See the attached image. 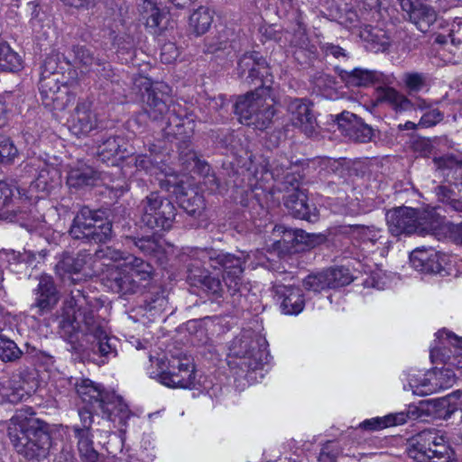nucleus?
<instances>
[{
	"instance_id": "obj_37",
	"label": "nucleus",
	"mask_w": 462,
	"mask_h": 462,
	"mask_svg": "<svg viewBox=\"0 0 462 462\" xmlns=\"http://www.w3.org/2000/svg\"><path fill=\"white\" fill-rule=\"evenodd\" d=\"M163 155L155 153L150 150V154H140L135 157L134 165L137 171H143L147 174L158 175L164 172L162 165Z\"/></svg>"
},
{
	"instance_id": "obj_29",
	"label": "nucleus",
	"mask_w": 462,
	"mask_h": 462,
	"mask_svg": "<svg viewBox=\"0 0 462 462\" xmlns=\"http://www.w3.org/2000/svg\"><path fill=\"white\" fill-rule=\"evenodd\" d=\"M277 294L282 300L281 309L286 315H298L304 308L301 290L294 286H278Z\"/></svg>"
},
{
	"instance_id": "obj_62",
	"label": "nucleus",
	"mask_w": 462,
	"mask_h": 462,
	"mask_svg": "<svg viewBox=\"0 0 462 462\" xmlns=\"http://www.w3.org/2000/svg\"><path fill=\"white\" fill-rule=\"evenodd\" d=\"M332 446L333 444L329 443L321 449L319 457L320 462H338L337 456L331 453Z\"/></svg>"
},
{
	"instance_id": "obj_43",
	"label": "nucleus",
	"mask_w": 462,
	"mask_h": 462,
	"mask_svg": "<svg viewBox=\"0 0 462 462\" xmlns=\"http://www.w3.org/2000/svg\"><path fill=\"white\" fill-rule=\"evenodd\" d=\"M181 208L187 214L194 218L204 221L205 217V200L199 194H195L190 198L180 201Z\"/></svg>"
},
{
	"instance_id": "obj_55",
	"label": "nucleus",
	"mask_w": 462,
	"mask_h": 462,
	"mask_svg": "<svg viewBox=\"0 0 462 462\" xmlns=\"http://www.w3.org/2000/svg\"><path fill=\"white\" fill-rule=\"evenodd\" d=\"M57 58L54 56L47 57L41 68V77H51L56 74H62L59 69Z\"/></svg>"
},
{
	"instance_id": "obj_15",
	"label": "nucleus",
	"mask_w": 462,
	"mask_h": 462,
	"mask_svg": "<svg viewBox=\"0 0 462 462\" xmlns=\"http://www.w3.org/2000/svg\"><path fill=\"white\" fill-rule=\"evenodd\" d=\"M39 90L42 105L52 110H65L75 100L74 95L69 93L63 74L41 77Z\"/></svg>"
},
{
	"instance_id": "obj_6",
	"label": "nucleus",
	"mask_w": 462,
	"mask_h": 462,
	"mask_svg": "<svg viewBox=\"0 0 462 462\" xmlns=\"http://www.w3.org/2000/svg\"><path fill=\"white\" fill-rule=\"evenodd\" d=\"M235 112L242 124L260 130L268 127L275 113L273 101L267 97L264 88L240 97L235 104Z\"/></svg>"
},
{
	"instance_id": "obj_52",
	"label": "nucleus",
	"mask_w": 462,
	"mask_h": 462,
	"mask_svg": "<svg viewBox=\"0 0 462 462\" xmlns=\"http://www.w3.org/2000/svg\"><path fill=\"white\" fill-rule=\"evenodd\" d=\"M17 154V149L5 136H0V162H9Z\"/></svg>"
},
{
	"instance_id": "obj_11",
	"label": "nucleus",
	"mask_w": 462,
	"mask_h": 462,
	"mask_svg": "<svg viewBox=\"0 0 462 462\" xmlns=\"http://www.w3.org/2000/svg\"><path fill=\"white\" fill-rule=\"evenodd\" d=\"M137 210L141 222L151 229H170L176 215L173 204L156 192L146 196Z\"/></svg>"
},
{
	"instance_id": "obj_60",
	"label": "nucleus",
	"mask_w": 462,
	"mask_h": 462,
	"mask_svg": "<svg viewBox=\"0 0 462 462\" xmlns=\"http://www.w3.org/2000/svg\"><path fill=\"white\" fill-rule=\"evenodd\" d=\"M439 228H445L450 233L451 238L459 245H462V224L451 225L443 224Z\"/></svg>"
},
{
	"instance_id": "obj_27",
	"label": "nucleus",
	"mask_w": 462,
	"mask_h": 462,
	"mask_svg": "<svg viewBox=\"0 0 462 462\" xmlns=\"http://www.w3.org/2000/svg\"><path fill=\"white\" fill-rule=\"evenodd\" d=\"M411 267L421 273H438L442 270L440 256L433 249H415L410 254Z\"/></svg>"
},
{
	"instance_id": "obj_18",
	"label": "nucleus",
	"mask_w": 462,
	"mask_h": 462,
	"mask_svg": "<svg viewBox=\"0 0 462 462\" xmlns=\"http://www.w3.org/2000/svg\"><path fill=\"white\" fill-rule=\"evenodd\" d=\"M237 75L248 83L259 80L263 86L271 79L270 69L265 60L258 52H246L240 57L237 62Z\"/></svg>"
},
{
	"instance_id": "obj_53",
	"label": "nucleus",
	"mask_w": 462,
	"mask_h": 462,
	"mask_svg": "<svg viewBox=\"0 0 462 462\" xmlns=\"http://www.w3.org/2000/svg\"><path fill=\"white\" fill-rule=\"evenodd\" d=\"M101 414L100 411H96L94 409H91L89 406L83 405L79 409V416L80 419L81 425H78L80 429L88 430L91 431V426L93 423V414Z\"/></svg>"
},
{
	"instance_id": "obj_41",
	"label": "nucleus",
	"mask_w": 462,
	"mask_h": 462,
	"mask_svg": "<svg viewBox=\"0 0 462 462\" xmlns=\"http://www.w3.org/2000/svg\"><path fill=\"white\" fill-rule=\"evenodd\" d=\"M76 62L81 66L85 71H97L100 73V68L102 70H106L104 63L99 59L93 56L91 51L84 46H77L74 48Z\"/></svg>"
},
{
	"instance_id": "obj_13",
	"label": "nucleus",
	"mask_w": 462,
	"mask_h": 462,
	"mask_svg": "<svg viewBox=\"0 0 462 462\" xmlns=\"http://www.w3.org/2000/svg\"><path fill=\"white\" fill-rule=\"evenodd\" d=\"M159 381L171 388H194L197 379L193 358L185 354L171 356L166 369L162 367Z\"/></svg>"
},
{
	"instance_id": "obj_19",
	"label": "nucleus",
	"mask_w": 462,
	"mask_h": 462,
	"mask_svg": "<svg viewBox=\"0 0 462 462\" xmlns=\"http://www.w3.org/2000/svg\"><path fill=\"white\" fill-rule=\"evenodd\" d=\"M338 76L348 87H368L372 85H388L392 83V77L378 70H370L356 68L346 70L337 68Z\"/></svg>"
},
{
	"instance_id": "obj_33",
	"label": "nucleus",
	"mask_w": 462,
	"mask_h": 462,
	"mask_svg": "<svg viewBox=\"0 0 462 462\" xmlns=\"http://www.w3.org/2000/svg\"><path fill=\"white\" fill-rule=\"evenodd\" d=\"M376 103H386L395 112H404L411 110L413 104L404 95L398 92L396 89L389 87H382L380 85L376 89Z\"/></svg>"
},
{
	"instance_id": "obj_40",
	"label": "nucleus",
	"mask_w": 462,
	"mask_h": 462,
	"mask_svg": "<svg viewBox=\"0 0 462 462\" xmlns=\"http://www.w3.org/2000/svg\"><path fill=\"white\" fill-rule=\"evenodd\" d=\"M144 12L147 13L146 27L152 34H160L163 30L162 24L165 14L152 1L145 0L143 2Z\"/></svg>"
},
{
	"instance_id": "obj_36",
	"label": "nucleus",
	"mask_w": 462,
	"mask_h": 462,
	"mask_svg": "<svg viewBox=\"0 0 462 462\" xmlns=\"http://www.w3.org/2000/svg\"><path fill=\"white\" fill-rule=\"evenodd\" d=\"M360 37L367 42V48L374 52L383 51L390 45V38L381 28L365 26L360 32Z\"/></svg>"
},
{
	"instance_id": "obj_10",
	"label": "nucleus",
	"mask_w": 462,
	"mask_h": 462,
	"mask_svg": "<svg viewBox=\"0 0 462 462\" xmlns=\"http://www.w3.org/2000/svg\"><path fill=\"white\" fill-rule=\"evenodd\" d=\"M267 342L252 331H244L232 344V354L240 359L242 370L256 371L261 369L267 359Z\"/></svg>"
},
{
	"instance_id": "obj_51",
	"label": "nucleus",
	"mask_w": 462,
	"mask_h": 462,
	"mask_svg": "<svg viewBox=\"0 0 462 462\" xmlns=\"http://www.w3.org/2000/svg\"><path fill=\"white\" fill-rule=\"evenodd\" d=\"M168 299L162 291L146 300V310L154 311V314H161L168 310Z\"/></svg>"
},
{
	"instance_id": "obj_31",
	"label": "nucleus",
	"mask_w": 462,
	"mask_h": 462,
	"mask_svg": "<svg viewBox=\"0 0 462 462\" xmlns=\"http://www.w3.org/2000/svg\"><path fill=\"white\" fill-rule=\"evenodd\" d=\"M103 398L104 406L99 411L107 420L115 421L118 419L121 423H125L130 418V410L120 396L107 392Z\"/></svg>"
},
{
	"instance_id": "obj_61",
	"label": "nucleus",
	"mask_w": 462,
	"mask_h": 462,
	"mask_svg": "<svg viewBox=\"0 0 462 462\" xmlns=\"http://www.w3.org/2000/svg\"><path fill=\"white\" fill-rule=\"evenodd\" d=\"M324 51H325L327 56H333L336 59H341V58L347 59L348 58L347 53L346 52V51L343 48H341L337 45H334L332 43H327L324 46Z\"/></svg>"
},
{
	"instance_id": "obj_56",
	"label": "nucleus",
	"mask_w": 462,
	"mask_h": 462,
	"mask_svg": "<svg viewBox=\"0 0 462 462\" xmlns=\"http://www.w3.org/2000/svg\"><path fill=\"white\" fill-rule=\"evenodd\" d=\"M323 165L326 167L328 171H331L340 178H344L346 175V168L344 166V161L326 159L323 161Z\"/></svg>"
},
{
	"instance_id": "obj_42",
	"label": "nucleus",
	"mask_w": 462,
	"mask_h": 462,
	"mask_svg": "<svg viewBox=\"0 0 462 462\" xmlns=\"http://www.w3.org/2000/svg\"><path fill=\"white\" fill-rule=\"evenodd\" d=\"M23 68L22 58L8 44H0V71L15 72Z\"/></svg>"
},
{
	"instance_id": "obj_4",
	"label": "nucleus",
	"mask_w": 462,
	"mask_h": 462,
	"mask_svg": "<svg viewBox=\"0 0 462 462\" xmlns=\"http://www.w3.org/2000/svg\"><path fill=\"white\" fill-rule=\"evenodd\" d=\"M386 222L392 235L398 236L402 234L426 235L435 233L442 226V218L432 210H417L401 207L386 213Z\"/></svg>"
},
{
	"instance_id": "obj_39",
	"label": "nucleus",
	"mask_w": 462,
	"mask_h": 462,
	"mask_svg": "<svg viewBox=\"0 0 462 462\" xmlns=\"http://www.w3.org/2000/svg\"><path fill=\"white\" fill-rule=\"evenodd\" d=\"M436 18L437 14L433 8L426 5L418 4L410 14L409 19L420 31L425 32L434 23Z\"/></svg>"
},
{
	"instance_id": "obj_58",
	"label": "nucleus",
	"mask_w": 462,
	"mask_h": 462,
	"mask_svg": "<svg viewBox=\"0 0 462 462\" xmlns=\"http://www.w3.org/2000/svg\"><path fill=\"white\" fill-rule=\"evenodd\" d=\"M134 244L142 252L146 254H152L157 247L155 241L150 237L139 238L134 242Z\"/></svg>"
},
{
	"instance_id": "obj_25",
	"label": "nucleus",
	"mask_w": 462,
	"mask_h": 462,
	"mask_svg": "<svg viewBox=\"0 0 462 462\" xmlns=\"http://www.w3.org/2000/svg\"><path fill=\"white\" fill-rule=\"evenodd\" d=\"M442 374L443 373L431 374L429 372L425 374L422 371L411 370L405 374L408 387L404 385V389L411 390L417 395H430L436 392L433 381L440 379Z\"/></svg>"
},
{
	"instance_id": "obj_8",
	"label": "nucleus",
	"mask_w": 462,
	"mask_h": 462,
	"mask_svg": "<svg viewBox=\"0 0 462 462\" xmlns=\"http://www.w3.org/2000/svg\"><path fill=\"white\" fill-rule=\"evenodd\" d=\"M288 162L272 165L271 175L276 180L292 187V192L289 194L284 201L285 207L290 213L297 218L309 222H315L318 219L317 209L310 208L305 192L299 189V180L292 172H286Z\"/></svg>"
},
{
	"instance_id": "obj_45",
	"label": "nucleus",
	"mask_w": 462,
	"mask_h": 462,
	"mask_svg": "<svg viewBox=\"0 0 462 462\" xmlns=\"http://www.w3.org/2000/svg\"><path fill=\"white\" fill-rule=\"evenodd\" d=\"M438 199L444 203L447 210L462 212V200L456 199L455 193L447 186H438L435 189Z\"/></svg>"
},
{
	"instance_id": "obj_32",
	"label": "nucleus",
	"mask_w": 462,
	"mask_h": 462,
	"mask_svg": "<svg viewBox=\"0 0 462 462\" xmlns=\"http://www.w3.org/2000/svg\"><path fill=\"white\" fill-rule=\"evenodd\" d=\"M97 179H103L102 173L79 162L77 165L70 167L67 176V184L69 187L79 188L85 185H93Z\"/></svg>"
},
{
	"instance_id": "obj_48",
	"label": "nucleus",
	"mask_w": 462,
	"mask_h": 462,
	"mask_svg": "<svg viewBox=\"0 0 462 462\" xmlns=\"http://www.w3.org/2000/svg\"><path fill=\"white\" fill-rule=\"evenodd\" d=\"M439 406L451 414L457 410L462 411V391H456L439 401Z\"/></svg>"
},
{
	"instance_id": "obj_22",
	"label": "nucleus",
	"mask_w": 462,
	"mask_h": 462,
	"mask_svg": "<svg viewBox=\"0 0 462 462\" xmlns=\"http://www.w3.org/2000/svg\"><path fill=\"white\" fill-rule=\"evenodd\" d=\"M59 301V293L52 278L49 275H42L37 289L35 290V300L32 305L38 315L51 311Z\"/></svg>"
},
{
	"instance_id": "obj_57",
	"label": "nucleus",
	"mask_w": 462,
	"mask_h": 462,
	"mask_svg": "<svg viewBox=\"0 0 462 462\" xmlns=\"http://www.w3.org/2000/svg\"><path fill=\"white\" fill-rule=\"evenodd\" d=\"M179 56V51L174 43L168 42L162 47L161 60L163 63H171Z\"/></svg>"
},
{
	"instance_id": "obj_38",
	"label": "nucleus",
	"mask_w": 462,
	"mask_h": 462,
	"mask_svg": "<svg viewBox=\"0 0 462 462\" xmlns=\"http://www.w3.org/2000/svg\"><path fill=\"white\" fill-rule=\"evenodd\" d=\"M213 22V12L207 6H199L189 16V24L192 32L200 36L206 33Z\"/></svg>"
},
{
	"instance_id": "obj_59",
	"label": "nucleus",
	"mask_w": 462,
	"mask_h": 462,
	"mask_svg": "<svg viewBox=\"0 0 462 462\" xmlns=\"http://www.w3.org/2000/svg\"><path fill=\"white\" fill-rule=\"evenodd\" d=\"M433 162L439 170L453 169L457 163V160L451 156L435 157Z\"/></svg>"
},
{
	"instance_id": "obj_50",
	"label": "nucleus",
	"mask_w": 462,
	"mask_h": 462,
	"mask_svg": "<svg viewBox=\"0 0 462 462\" xmlns=\"http://www.w3.org/2000/svg\"><path fill=\"white\" fill-rule=\"evenodd\" d=\"M454 367L445 365L442 369L435 370L431 374L443 373L440 379L433 381V385L436 386V392L439 389L450 387L456 381L457 374L453 371Z\"/></svg>"
},
{
	"instance_id": "obj_7",
	"label": "nucleus",
	"mask_w": 462,
	"mask_h": 462,
	"mask_svg": "<svg viewBox=\"0 0 462 462\" xmlns=\"http://www.w3.org/2000/svg\"><path fill=\"white\" fill-rule=\"evenodd\" d=\"M33 418L26 419L19 426L9 428V436L16 451L28 458L45 456L51 439Z\"/></svg>"
},
{
	"instance_id": "obj_16",
	"label": "nucleus",
	"mask_w": 462,
	"mask_h": 462,
	"mask_svg": "<svg viewBox=\"0 0 462 462\" xmlns=\"http://www.w3.org/2000/svg\"><path fill=\"white\" fill-rule=\"evenodd\" d=\"M430 358L433 363L439 362L462 370V338L448 330H439L430 348Z\"/></svg>"
},
{
	"instance_id": "obj_26",
	"label": "nucleus",
	"mask_w": 462,
	"mask_h": 462,
	"mask_svg": "<svg viewBox=\"0 0 462 462\" xmlns=\"http://www.w3.org/2000/svg\"><path fill=\"white\" fill-rule=\"evenodd\" d=\"M338 125L350 138L359 143H366L373 136L372 128L361 122L356 115L349 112H344L340 115Z\"/></svg>"
},
{
	"instance_id": "obj_20",
	"label": "nucleus",
	"mask_w": 462,
	"mask_h": 462,
	"mask_svg": "<svg viewBox=\"0 0 462 462\" xmlns=\"http://www.w3.org/2000/svg\"><path fill=\"white\" fill-rule=\"evenodd\" d=\"M291 124L307 136L317 134L318 124L310 105L303 99H293L288 106Z\"/></svg>"
},
{
	"instance_id": "obj_35",
	"label": "nucleus",
	"mask_w": 462,
	"mask_h": 462,
	"mask_svg": "<svg viewBox=\"0 0 462 462\" xmlns=\"http://www.w3.org/2000/svg\"><path fill=\"white\" fill-rule=\"evenodd\" d=\"M75 437L78 439V448L81 458L85 462H97L98 453L93 446V434L86 429L79 426L73 427Z\"/></svg>"
},
{
	"instance_id": "obj_44",
	"label": "nucleus",
	"mask_w": 462,
	"mask_h": 462,
	"mask_svg": "<svg viewBox=\"0 0 462 462\" xmlns=\"http://www.w3.org/2000/svg\"><path fill=\"white\" fill-rule=\"evenodd\" d=\"M325 273L330 289L346 286L353 281L349 270L342 266L328 269Z\"/></svg>"
},
{
	"instance_id": "obj_47",
	"label": "nucleus",
	"mask_w": 462,
	"mask_h": 462,
	"mask_svg": "<svg viewBox=\"0 0 462 462\" xmlns=\"http://www.w3.org/2000/svg\"><path fill=\"white\" fill-rule=\"evenodd\" d=\"M327 279L325 271L314 274L308 275L304 281L303 285L306 290L319 292L329 288V282Z\"/></svg>"
},
{
	"instance_id": "obj_24",
	"label": "nucleus",
	"mask_w": 462,
	"mask_h": 462,
	"mask_svg": "<svg viewBox=\"0 0 462 462\" xmlns=\"http://www.w3.org/2000/svg\"><path fill=\"white\" fill-rule=\"evenodd\" d=\"M75 388L83 405L89 406L96 411H99V409L104 406L103 397L107 392L104 391L100 384L89 379L81 378L76 382Z\"/></svg>"
},
{
	"instance_id": "obj_2",
	"label": "nucleus",
	"mask_w": 462,
	"mask_h": 462,
	"mask_svg": "<svg viewBox=\"0 0 462 462\" xmlns=\"http://www.w3.org/2000/svg\"><path fill=\"white\" fill-rule=\"evenodd\" d=\"M62 311L60 320L62 337L72 339L79 330L83 329L84 325L86 332L97 339L93 350L100 355L99 364H105L108 357L116 356L113 339L108 337L106 326L95 316L93 302L88 301L79 291L65 300Z\"/></svg>"
},
{
	"instance_id": "obj_14",
	"label": "nucleus",
	"mask_w": 462,
	"mask_h": 462,
	"mask_svg": "<svg viewBox=\"0 0 462 462\" xmlns=\"http://www.w3.org/2000/svg\"><path fill=\"white\" fill-rule=\"evenodd\" d=\"M26 171L35 176L27 193L32 201L44 198L60 183V172L53 165L41 158H32L25 165Z\"/></svg>"
},
{
	"instance_id": "obj_23",
	"label": "nucleus",
	"mask_w": 462,
	"mask_h": 462,
	"mask_svg": "<svg viewBox=\"0 0 462 462\" xmlns=\"http://www.w3.org/2000/svg\"><path fill=\"white\" fill-rule=\"evenodd\" d=\"M97 126V118L90 109V103L79 102L69 122L71 133L77 136L87 135Z\"/></svg>"
},
{
	"instance_id": "obj_30",
	"label": "nucleus",
	"mask_w": 462,
	"mask_h": 462,
	"mask_svg": "<svg viewBox=\"0 0 462 462\" xmlns=\"http://www.w3.org/2000/svg\"><path fill=\"white\" fill-rule=\"evenodd\" d=\"M418 417L419 415L415 409L412 411L410 409L408 411L390 413L383 417H375L365 420L360 424V427L369 430H379L387 427L404 424L408 419L414 420Z\"/></svg>"
},
{
	"instance_id": "obj_1",
	"label": "nucleus",
	"mask_w": 462,
	"mask_h": 462,
	"mask_svg": "<svg viewBox=\"0 0 462 462\" xmlns=\"http://www.w3.org/2000/svg\"><path fill=\"white\" fill-rule=\"evenodd\" d=\"M192 261L189 266V272L191 277L198 278L204 290L208 293L219 297L222 292V284L218 278L210 275H197L196 272L199 266H205L207 263L213 269H224L223 280L231 295L242 293L247 290L246 284L243 280L244 261L241 257L225 253L221 250L213 248H187L185 253Z\"/></svg>"
},
{
	"instance_id": "obj_64",
	"label": "nucleus",
	"mask_w": 462,
	"mask_h": 462,
	"mask_svg": "<svg viewBox=\"0 0 462 462\" xmlns=\"http://www.w3.org/2000/svg\"><path fill=\"white\" fill-rule=\"evenodd\" d=\"M430 143L428 140L421 139L414 143V149L420 151L421 155H426L430 152Z\"/></svg>"
},
{
	"instance_id": "obj_12",
	"label": "nucleus",
	"mask_w": 462,
	"mask_h": 462,
	"mask_svg": "<svg viewBox=\"0 0 462 462\" xmlns=\"http://www.w3.org/2000/svg\"><path fill=\"white\" fill-rule=\"evenodd\" d=\"M146 92V114L152 120L167 118L169 124L172 117H177V105L171 97V88L162 82L152 83L144 79L142 83Z\"/></svg>"
},
{
	"instance_id": "obj_46",
	"label": "nucleus",
	"mask_w": 462,
	"mask_h": 462,
	"mask_svg": "<svg viewBox=\"0 0 462 462\" xmlns=\"http://www.w3.org/2000/svg\"><path fill=\"white\" fill-rule=\"evenodd\" d=\"M21 356L22 351L15 342L0 333V359L4 362H12Z\"/></svg>"
},
{
	"instance_id": "obj_28",
	"label": "nucleus",
	"mask_w": 462,
	"mask_h": 462,
	"mask_svg": "<svg viewBox=\"0 0 462 462\" xmlns=\"http://www.w3.org/2000/svg\"><path fill=\"white\" fill-rule=\"evenodd\" d=\"M25 201L32 202V196H29L27 190L0 181V212L15 213V204Z\"/></svg>"
},
{
	"instance_id": "obj_63",
	"label": "nucleus",
	"mask_w": 462,
	"mask_h": 462,
	"mask_svg": "<svg viewBox=\"0 0 462 462\" xmlns=\"http://www.w3.org/2000/svg\"><path fill=\"white\" fill-rule=\"evenodd\" d=\"M65 5L76 8L88 7L96 3L97 0H62Z\"/></svg>"
},
{
	"instance_id": "obj_3",
	"label": "nucleus",
	"mask_w": 462,
	"mask_h": 462,
	"mask_svg": "<svg viewBox=\"0 0 462 462\" xmlns=\"http://www.w3.org/2000/svg\"><path fill=\"white\" fill-rule=\"evenodd\" d=\"M106 256L112 263H106V278L113 291L121 294L142 292L153 276L152 266L132 254L125 255L120 251L107 248Z\"/></svg>"
},
{
	"instance_id": "obj_34",
	"label": "nucleus",
	"mask_w": 462,
	"mask_h": 462,
	"mask_svg": "<svg viewBox=\"0 0 462 462\" xmlns=\"http://www.w3.org/2000/svg\"><path fill=\"white\" fill-rule=\"evenodd\" d=\"M125 141L122 136H109L97 146V156L103 162L125 156Z\"/></svg>"
},
{
	"instance_id": "obj_54",
	"label": "nucleus",
	"mask_w": 462,
	"mask_h": 462,
	"mask_svg": "<svg viewBox=\"0 0 462 462\" xmlns=\"http://www.w3.org/2000/svg\"><path fill=\"white\" fill-rule=\"evenodd\" d=\"M403 80L411 91H420L425 86V77L420 73H407Z\"/></svg>"
},
{
	"instance_id": "obj_9",
	"label": "nucleus",
	"mask_w": 462,
	"mask_h": 462,
	"mask_svg": "<svg viewBox=\"0 0 462 462\" xmlns=\"http://www.w3.org/2000/svg\"><path fill=\"white\" fill-rule=\"evenodd\" d=\"M74 239H87L105 243L112 234V224L103 217V213L83 207L75 216L69 229Z\"/></svg>"
},
{
	"instance_id": "obj_49",
	"label": "nucleus",
	"mask_w": 462,
	"mask_h": 462,
	"mask_svg": "<svg viewBox=\"0 0 462 462\" xmlns=\"http://www.w3.org/2000/svg\"><path fill=\"white\" fill-rule=\"evenodd\" d=\"M444 118L443 113L437 107H431L421 116L418 125L421 128L435 126Z\"/></svg>"
},
{
	"instance_id": "obj_5",
	"label": "nucleus",
	"mask_w": 462,
	"mask_h": 462,
	"mask_svg": "<svg viewBox=\"0 0 462 462\" xmlns=\"http://www.w3.org/2000/svg\"><path fill=\"white\" fill-rule=\"evenodd\" d=\"M407 452L418 462H457L446 437L436 429L424 430L412 437Z\"/></svg>"
},
{
	"instance_id": "obj_21",
	"label": "nucleus",
	"mask_w": 462,
	"mask_h": 462,
	"mask_svg": "<svg viewBox=\"0 0 462 462\" xmlns=\"http://www.w3.org/2000/svg\"><path fill=\"white\" fill-rule=\"evenodd\" d=\"M89 259V254L85 253H79L75 256L65 254L55 266L56 273L64 281L67 279L71 282L79 281L81 277L74 278V275H81L84 277L90 275V273L86 271V264Z\"/></svg>"
},
{
	"instance_id": "obj_17",
	"label": "nucleus",
	"mask_w": 462,
	"mask_h": 462,
	"mask_svg": "<svg viewBox=\"0 0 462 462\" xmlns=\"http://www.w3.org/2000/svg\"><path fill=\"white\" fill-rule=\"evenodd\" d=\"M349 234L362 251L368 254L379 251L382 256L385 254L389 241L382 229L374 226L353 225L349 226Z\"/></svg>"
}]
</instances>
